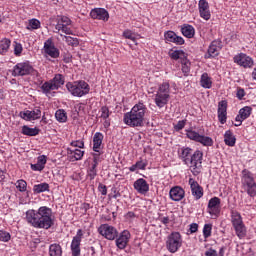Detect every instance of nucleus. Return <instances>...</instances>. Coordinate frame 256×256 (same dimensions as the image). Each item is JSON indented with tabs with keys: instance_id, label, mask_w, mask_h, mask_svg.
Returning <instances> with one entry per match:
<instances>
[{
	"instance_id": "1",
	"label": "nucleus",
	"mask_w": 256,
	"mask_h": 256,
	"mask_svg": "<svg viewBox=\"0 0 256 256\" xmlns=\"http://www.w3.org/2000/svg\"><path fill=\"white\" fill-rule=\"evenodd\" d=\"M26 221L34 229H51L54 225L53 210L47 206L39 209H29L26 212Z\"/></svg>"
},
{
	"instance_id": "2",
	"label": "nucleus",
	"mask_w": 256,
	"mask_h": 256,
	"mask_svg": "<svg viewBox=\"0 0 256 256\" xmlns=\"http://www.w3.org/2000/svg\"><path fill=\"white\" fill-rule=\"evenodd\" d=\"M178 157L184 163L190 167L191 173L195 176L201 173L203 167V152L196 150L193 152V149L189 147H182L178 150Z\"/></svg>"
},
{
	"instance_id": "3",
	"label": "nucleus",
	"mask_w": 256,
	"mask_h": 256,
	"mask_svg": "<svg viewBox=\"0 0 256 256\" xmlns=\"http://www.w3.org/2000/svg\"><path fill=\"white\" fill-rule=\"evenodd\" d=\"M145 115H147V105L138 102L131 108L130 112L124 114L123 123L128 127H143L145 125Z\"/></svg>"
},
{
	"instance_id": "4",
	"label": "nucleus",
	"mask_w": 256,
	"mask_h": 256,
	"mask_svg": "<svg viewBox=\"0 0 256 256\" xmlns=\"http://www.w3.org/2000/svg\"><path fill=\"white\" fill-rule=\"evenodd\" d=\"M169 99H171V85L169 82H163L157 88L154 103L159 109H163L169 103Z\"/></svg>"
},
{
	"instance_id": "5",
	"label": "nucleus",
	"mask_w": 256,
	"mask_h": 256,
	"mask_svg": "<svg viewBox=\"0 0 256 256\" xmlns=\"http://www.w3.org/2000/svg\"><path fill=\"white\" fill-rule=\"evenodd\" d=\"M66 89L73 97H85V95H89L91 86L84 80H77L74 82H67Z\"/></svg>"
},
{
	"instance_id": "6",
	"label": "nucleus",
	"mask_w": 256,
	"mask_h": 256,
	"mask_svg": "<svg viewBox=\"0 0 256 256\" xmlns=\"http://www.w3.org/2000/svg\"><path fill=\"white\" fill-rule=\"evenodd\" d=\"M231 223L238 239H245L247 237V227L243 223L241 213L233 210L231 212Z\"/></svg>"
},
{
	"instance_id": "7",
	"label": "nucleus",
	"mask_w": 256,
	"mask_h": 256,
	"mask_svg": "<svg viewBox=\"0 0 256 256\" xmlns=\"http://www.w3.org/2000/svg\"><path fill=\"white\" fill-rule=\"evenodd\" d=\"M183 247V236L179 232H171L166 238V249L169 253H177Z\"/></svg>"
},
{
	"instance_id": "8",
	"label": "nucleus",
	"mask_w": 256,
	"mask_h": 256,
	"mask_svg": "<svg viewBox=\"0 0 256 256\" xmlns=\"http://www.w3.org/2000/svg\"><path fill=\"white\" fill-rule=\"evenodd\" d=\"M186 137L196 143H201L204 147H213V138L205 135H201L195 130H186Z\"/></svg>"
},
{
	"instance_id": "9",
	"label": "nucleus",
	"mask_w": 256,
	"mask_h": 256,
	"mask_svg": "<svg viewBox=\"0 0 256 256\" xmlns=\"http://www.w3.org/2000/svg\"><path fill=\"white\" fill-rule=\"evenodd\" d=\"M55 29L59 35H74L73 29L71 28V19L67 16H61L58 19Z\"/></svg>"
},
{
	"instance_id": "10",
	"label": "nucleus",
	"mask_w": 256,
	"mask_h": 256,
	"mask_svg": "<svg viewBox=\"0 0 256 256\" xmlns=\"http://www.w3.org/2000/svg\"><path fill=\"white\" fill-rule=\"evenodd\" d=\"M43 53L44 57H51V59H59V55H61L59 48H57L55 42H53V38H48L44 42Z\"/></svg>"
},
{
	"instance_id": "11",
	"label": "nucleus",
	"mask_w": 256,
	"mask_h": 256,
	"mask_svg": "<svg viewBox=\"0 0 256 256\" xmlns=\"http://www.w3.org/2000/svg\"><path fill=\"white\" fill-rule=\"evenodd\" d=\"M33 73V66L29 62L17 63L12 70L13 77H25V75H31Z\"/></svg>"
},
{
	"instance_id": "12",
	"label": "nucleus",
	"mask_w": 256,
	"mask_h": 256,
	"mask_svg": "<svg viewBox=\"0 0 256 256\" xmlns=\"http://www.w3.org/2000/svg\"><path fill=\"white\" fill-rule=\"evenodd\" d=\"M98 233L102 235L105 239H108V241H115L116 237H119V232L117 231V228L109 225V224H102L98 228Z\"/></svg>"
},
{
	"instance_id": "13",
	"label": "nucleus",
	"mask_w": 256,
	"mask_h": 256,
	"mask_svg": "<svg viewBox=\"0 0 256 256\" xmlns=\"http://www.w3.org/2000/svg\"><path fill=\"white\" fill-rule=\"evenodd\" d=\"M82 239H83V230L78 229L76 235L72 239L71 246H70L72 256H81Z\"/></svg>"
},
{
	"instance_id": "14",
	"label": "nucleus",
	"mask_w": 256,
	"mask_h": 256,
	"mask_svg": "<svg viewBox=\"0 0 256 256\" xmlns=\"http://www.w3.org/2000/svg\"><path fill=\"white\" fill-rule=\"evenodd\" d=\"M208 213L211 217H219L221 215V199L219 197H213L208 202Z\"/></svg>"
},
{
	"instance_id": "15",
	"label": "nucleus",
	"mask_w": 256,
	"mask_h": 256,
	"mask_svg": "<svg viewBox=\"0 0 256 256\" xmlns=\"http://www.w3.org/2000/svg\"><path fill=\"white\" fill-rule=\"evenodd\" d=\"M234 63L237 65H240V67H244V69H251L253 67V58L248 56L245 53H240L238 55H235L234 58Z\"/></svg>"
},
{
	"instance_id": "16",
	"label": "nucleus",
	"mask_w": 256,
	"mask_h": 256,
	"mask_svg": "<svg viewBox=\"0 0 256 256\" xmlns=\"http://www.w3.org/2000/svg\"><path fill=\"white\" fill-rule=\"evenodd\" d=\"M191 189L192 196L194 197L195 201H199L201 197H203L204 192H203V187L199 185L198 181H195V179L190 178L188 181Z\"/></svg>"
},
{
	"instance_id": "17",
	"label": "nucleus",
	"mask_w": 256,
	"mask_h": 256,
	"mask_svg": "<svg viewBox=\"0 0 256 256\" xmlns=\"http://www.w3.org/2000/svg\"><path fill=\"white\" fill-rule=\"evenodd\" d=\"M169 197L171 201H183L185 199V189L181 186H174L169 191Z\"/></svg>"
},
{
	"instance_id": "18",
	"label": "nucleus",
	"mask_w": 256,
	"mask_h": 256,
	"mask_svg": "<svg viewBox=\"0 0 256 256\" xmlns=\"http://www.w3.org/2000/svg\"><path fill=\"white\" fill-rule=\"evenodd\" d=\"M164 38L166 43H174L175 45H185V39L181 36H177V33L168 30L164 32Z\"/></svg>"
},
{
	"instance_id": "19",
	"label": "nucleus",
	"mask_w": 256,
	"mask_h": 256,
	"mask_svg": "<svg viewBox=\"0 0 256 256\" xmlns=\"http://www.w3.org/2000/svg\"><path fill=\"white\" fill-rule=\"evenodd\" d=\"M90 17L98 21H109V12L105 8H94L90 12Z\"/></svg>"
},
{
	"instance_id": "20",
	"label": "nucleus",
	"mask_w": 256,
	"mask_h": 256,
	"mask_svg": "<svg viewBox=\"0 0 256 256\" xmlns=\"http://www.w3.org/2000/svg\"><path fill=\"white\" fill-rule=\"evenodd\" d=\"M198 9L202 19L205 21L211 19V11L209 10V2H207V0H199Z\"/></svg>"
},
{
	"instance_id": "21",
	"label": "nucleus",
	"mask_w": 256,
	"mask_h": 256,
	"mask_svg": "<svg viewBox=\"0 0 256 256\" xmlns=\"http://www.w3.org/2000/svg\"><path fill=\"white\" fill-rule=\"evenodd\" d=\"M133 187L140 195H147V193H149V183L143 178L137 179L134 182Z\"/></svg>"
},
{
	"instance_id": "22",
	"label": "nucleus",
	"mask_w": 256,
	"mask_h": 256,
	"mask_svg": "<svg viewBox=\"0 0 256 256\" xmlns=\"http://www.w3.org/2000/svg\"><path fill=\"white\" fill-rule=\"evenodd\" d=\"M129 239H131V232L128 230L122 231L116 239V247H118V249H125L129 243Z\"/></svg>"
},
{
	"instance_id": "23",
	"label": "nucleus",
	"mask_w": 256,
	"mask_h": 256,
	"mask_svg": "<svg viewBox=\"0 0 256 256\" xmlns=\"http://www.w3.org/2000/svg\"><path fill=\"white\" fill-rule=\"evenodd\" d=\"M221 49V40H214L211 42L208 52L205 55V59H211L219 55V50Z\"/></svg>"
},
{
	"instance_id": "24",
	"label": "nucleus",
	"mask_w": 256,
	"mask_h": 256,
	"mask_svg": "<svg viewBox=\"0 0 256 256\" xmlns=\"http://www.w3.org/2000/svg\"><path fill=\"white\" fill-rule=\"evenodd\" d=\"M218 121L221 125L227 123V101H220L218 104Z\"/></svg>"
},
{
	"instance_id": "25",
	"label": "nucleus",
	"mask_w": 256,
	"mask_h": 256,
	"mask_svg": "<svg viewBox=\"0 0 256 256\" xmlns=\"http://www.w3.org/2000/svg\"><path fill=\"white\" fill-rule=\"evenodd\" d=\"M21 118L26 121H35L37 119H41V109L35 108L34 110H27L23 113H20Z\"/></svg>"
},
{
	"instance_id": "26",
	"label": "nucleus",
	"mask_w": 256,
	"mask_h": 256,
	"mask_svg": "<svg viewBox=\"0 0 256 256\" xmlns=\"http://www.w3.org/2000/svg\"><path fill=\"white\" fill-rule=\"evenodd\" d=\"M103 139L105 136L101 132H96L93 136V151L99 153L103 149Z\"/></svg>"
},
{
	"instance_id": "27",
	"label": "nucleus",
	"mask_w": 256,
	"mask_h": 256,
	"mask_svg": "<svg viewBox=\"0 0 256 256\" xmlns=\"http://www.w3.org/2000/svg\"><path fill=\"white\" fill-rule=\"evenodd\" d=\"M45 165H47V156L41 155L37 158V163L31 164L30 168L32 171H43V169H45Z\"/></svg>"
},
{
	"instance_id": "28",
	"label": "nucleus",
	"mask_w": 256,
	"mask_h": 256,
	"mask_svg": "<svg viewBox=\"0 0 256 256\" xmlns=\"http://www.w3.org/2000/svg\"><path fill=\"white\" fill-rule=\"evenodd\" d=\"M241 183H242V186L243 185H249L251 183H255V177L253 176V173H251L247 169H244L242 171Z\"/></svg>"
},
{
	"instance_id": "29",
	"label": "nucleus",
	"mask_w": 256,
	"mask_h": 256,
	"mask_svg": "<svg viewBox=\"0 0 256 256\" xmlns=\"http://www.w3.org/2000/svg\"><path fill=\"white\" fill-rule=\"evenodd\" d=\"M200 85L203 89H211L213 87V80L207 72H204L200 78Z\"/></svg>"
},
{
	"instance_id": "30",
	"label": "nucleus",
	"mask_w": 256,
	"mask_h": 256,
	"mask_svg": "<svg viewBox=\"0 0 256 256\" xmlns=\"http://www.w3.org/2000/svg\"><path fill=\"white\" fill-rule=\"evenodd\" d=\"M42 93L46 96L51 95L52 91H57V88L51 80L44 82L40 87Z\"/></svg>"
},
{
	"instance_id": "31",
	"label": "nucleus",
	"mask_w": 256,
	"mask_h": 256,
	"mask_svg": "<svg viewBox=\"0 0 256 256\" xmlns=\"http://www.w3.org/2000/svg\"><path fill=\"white\" fill-rule=\"evenodd\" d=\"M224 143L228 147H235V143H237V138L233 135L231 130H227L224 134Z\"/></svg>"
},
{
	"instance_id": "32",
	"label": "nucleus",
	"mask_w": 256,
	"mask_h": 256,
	"mask_svg": "<svg viewBox=\"0 0 256 256\" xmlns=\"http://www.w3.org/2000/svg\"><path fill=\"white\" fill-rule=\"evenodd\" d=\"M181 33L187 39H193L195 37V28L189 24H184L181 28Z\"/></svg>"
},
{
	"instance_id": "33",
	"label": "nucleus",
	"mask_w": 256,
	"mask_h": 256,
	"mask_svg": "<svg viewBox=\"0 0 256 256\" xmlns=\"http://www.w3.org/2000/svg\"><path fill=\"white\" fill-rule=\"evenodd\" d=\"M50 81L58 91L59 89H61V87H63V85H65V76H63V74H55L53 79H51Z\"/></svg>"
},
{
	"instance_id": "34",
	"label": "nucleus",
	"mask_w": 256,
	"mask_h": 256,
	"mask_svg": "<svg viewBox=\"0 0 256 256\" xmlns=\"http://www.w3.org/2000/svg\"><path fill=\"white\" fill-rule=\"evenodd\" d=\"M49 256H63V247H61V244H50Z\"/></svg>"
},
{
	"instance_id": "35",
	"label": "nucleus",
	"mask_w": 256,
	"mask_h": 256,
	"mask_svg": "<svg viewBox=\"0 0 256 256\" xmlns=\"http://www.w3.org/2000/svg\"><path fill=\"white\" fill-rule=\"evenodd\" d=\"M9 47H11V40L9 38L0 40V55H7L9 53Z\"/></svg>"
},
{
	"instance_id": "36",
	"label": "nucleus",
	"mask_w": 256,
	"mask_h": 256,
	"mask_svg": "<svg viewBox=\"0 0 256 256\" xmlns=\"http://www.w3.org/2000/svg\"><path fill=\"white\" fill-rule=\"evenodd\" d=\"M137 169L140 171H145V169H147V161H143V160L137 161L134 165H132L129 168V171L131 173H135V171H137Z\"/></svg>"
},
{
	"instance_id": "37",
	"label": "nucleus",
	"mask_w": 256,
	"mask_h": 256,
	"mask_svg": "<svg viewBox=\"0 0 256 256\" xmlns=\"http://www.w3.org/2000/svg\"><path fill=\"white\" fill-rule=\"evenodd\" d=\"M171 59H174V61H177L181 59V61H185L187 59V54L183 50H174L170 53Z\"/></svg>"
},
{
	"instance_id": "38",
	"label": "nucleus",
	"mask_w": 256,
	"mask_h": 256,
	"mask_svg": "<svg viewBox=\"0 0 256 256\" xmlns=\"http://www.w3.org/2000/svg\"><path fill=\"white\" fill-rule=\"evenodd\" d=\"M60 36L62 37V41H65V43H67V45L70 47H79V39L63 34H60Z\"/></svg>"
},
{
	"instance_id": "39",
	"label": "nucleus",
	"mask_w": 256,
	"mask_h": 256,
	"mask_svg": "<svg viewBox=\"0 0 256 256\" xmlns=\"http://www.w3.org/2000/svg\"><path fill=\"white\" fill-rule=\"evenodd\" d=\"M246 193L249 195V197H255L256 196V182H252L250 184H244L242 185Z\"/></svg>"
},
{
	"instance_id": "40",
	"label": "nucleus",
	"mask_w": 256,
	"mask_h": 256,
	"mask_svg": "<svg viewBox=\"0 0 256 256\" xmlns=\"http://www.w3.org/2000/svg\"><path fill=\"white\" fill-rule=\"evenodd\" d=\"M45 191H49V184L47 182L35 184L33 186V192L36 194L45 193Z\"/></svg>"
},
{
	"instance_id": "41",
	"label": "nucleus",
	"mask_w": 256,
	"mask_h": 256,
	"mask_svg": "<svg viewBox=\"0 0 256 256\" xmlns=\"http://www.w3.org/2000/svg\"><path fill=\"white\" fill-rule=\"evenodd\" d=\"M39 131L40 130L38 128H31L29 126L22 127V134L27 135L28 137H36Z\"/></svg>"
},
{
	"instance_id": "42",
	"label": "nucleus",
	"mask_w": 256,
	"mask_h": 256,
	"mask_svg": "<svg viewBox=\"0 0 256 256\" xmlns=\"http://www.w3.org/2000/svg\"><path fill=\"white\" fill-rule=\"evenodd\" d=\"M26 29L28 31H35L37 29H41V21L35 18L30 19L28 25L26 26Z\"/></svg>"
},
{
	"instance_id": "43",
	"label": "nucleus",
	"mask_w": 256,
	"mask_h": 256,
	"mask_svg": "<svg viewBox=\"0 0 256 256\" xmlns=\"http://www.w3.org/2000/svg\"><path fill=\"white\" fill-rule=\"evenodd\" d=\"M182 65V73L184 74V77H189V73H191V62L186 58L181 61Z\"/></svg>"
},
{
	"instance_id": "44",
	"label": "nucleus",
	"mask_w": 256,
	"mask_h": 256,
	"mask_svg": "<svg viewBox=\"0 0 256 256\" xmlns=\"http://www.w3.org/2000/svg\"><path fill=\"white\" fill-rule=\"evenodd\" d=\"M56 121L59 123H66L67 122V112L63 109H59L55 113Z\"/></svg>"
},
{
	"instance_id": "45",
	"label": "nucleus",
	"mask_w": 256,
	"mask_h": 256,
	"mask_svg": "<svg viewBox=\"0 0 256 256\" xmlns=\"http://www.w3.org/2000/svg\"><path fill=\"white\" fill-rule=\"evenodd\" d=\"M252 111L253 108H251V106H245L239 110V114L241 118L245 121V119H249V117H251Z\"/></svg>"
},
{
	"instance_id": "46",
	"label": "nucleus",
	"mask_w": 256,
	"mask_h": 256,
	"mask_svg": "<svg viewBox=\"0 0 256 256\" xmlns=\"http://www.w3.org/2000/svg\"><path fill=\"white\" fill-rule=\"evenodd\" d=\"M69 155L74 158V161H81L83 155H85V151L79 149L69 150Z\"/></svg>"
},
{
	"instance_id": "47",
	"label": "nucleus",
	"mask_w": 256,
	"mask_h": 256,
	"mask_svg": "<svg viewBox=\"0 0 256 256\" xmlns=\"http://www.w3.org/2000/svg\"><path fill=\"white\" fill-rule=\"evenodd\" d=\"M0 241L2 243H9L11 241V233L6 230H0Z\"/></svg>"
},
{
	"instance_id": "48",
	"label": "nucleus",
	"mask_w": 256,
	"mask_h": 256,
	"mask_svg": "<svg viewBox=\"0 0 256 256\" xmlns=\"http://www.w3.org/2000/svg\"><path fill=\"white\" fill-rule=\"evenodd\" d=\"M16 188L20 193H25L27 191V182L23 179H20L16 182Z\"/></svg>"
},
{
	"instance_id": "49",
	"label": "nucleus",
	"mask_w": 256,
	"mask_h": 256,
	"mask_svg": "<svg viewBox=\"0 0 256 256\" xmlns=\"http://www.w3.org/2000/svg\"><path fill=\"white\" fill-rule=\"evenodd\" d=\"M123 37H125V39H130V41H133V43L137 45V37H135V33H133V31L125 30L123 32Z\"/></svg>"
},
{
	"instance_id": "50",
	"label": "nucleus",
	"mask_w": 256,
	"mask_h": 256,
	"mask_svg": "<svg viewBox=\"0 0 256 256\" xmlns=\"http://www.w3.org/2000/svg\"><path fill=\"white\" fill-rule=\"evenodd\" d=\"M211 231H213V225L205 224L203 227V237L204 239H209L211 237Z\"/></svg>"
},
{
	"instance_id": "51",
	"label": "nucleus",
	"mask_w": 256,
	"mask_h": 256,
	"mask_svg": "<svg viewBox=\"0 0 256 256\" xmlns=\"http://www.w3.org/2000/svg\"><path fill=\"white\" fill-rule=\"evenodd\" d=\"M87 176L89 177L90 181H93V179L97 177V166L91 165L88 168Z\"/></svg>"
},
{
	"instance_id": "52",
	"label": "nucleus",
	"mask_w": 256,
	"mask_h": 256,
	"mask_svg": "<svg viewBox=\"0 0 256 256\" xmlns=\"http://www.w3.org/2000/svg\"><path fill=\"white\" fill-rule=\"evenodd\" d=\"M100 117L101 119H108V117H111V112L109 111V107L102 106L100 109Z\"/></svg>"
},
{
	"instance_id": "53",
	"label": "nucleus",
	"mask_w": 256,
	"mask_h": 256,
	"mask_svg": "<svg viewBox=\"0 0 256 256\" xmlns=\"http://www.w3.org/2000/svg\"><path fill=\"white\" fill-rule=\"evenodd\" d=\"M21 53H23V45H21V43H15L14 55H16V57H19L21 56Z\"/></svg>"
},
{
	"instance_id": "54",
	"label": "nucleus",
	"mask_w": 256,
	"mask_h": 256,
	"mask_svg": "<svg viewBox=\"0 0 256 256\" xmlns=\"http://www.w3.org/2000/svg\"><path fill=\"white\" fill-rule=\"evenodd\" d=\"M185 120H180L177 122V124L174 125V130L175 131H181L183 129H185Z\"/></svg>"
},
{
	"instance_id": "55",
	"label": "nucleus",
	"mask_w": 256,
	"mask_h": 256,
	"mask_svg": "<svg viewBox=\"0 0 256 256\" xmlns=\"http://www.w3.org/2000/svg\"><path fill=\"white\" fill-rule=\"evenodd\" d=\"M245 95H247V93H245V89L237 88L236 97L239 101H243V97H245Z\"/></svg>"
},
{
	"instance_id": "56",
	"label": "nucleus",
	"mask_w": 256,
	"mask_h": 256,
	"mask_svg": "<svg viewBox=\"0 0 256 256\" xmlns=\"http://www.w3.org/2000/svg\"><path fill=\"white\" fill-rule=\"evenodd\" d=\"M72 147H78V149H83L85 147V142L83 140H76L71 142Z\"/></svg>"
},
{
	"instance_id": "57",
	"label": "nucleus",
	"mask_w": 256,
	"mask_h": 256,
	"mask_svg": "<svg viewBox=\"0 0 256 256\" xmlns=\"http://www.w3.org/2000/svg\"><path fill=\"white\" fill-rule=\"evenodd\" d=\"M235 121H236V123H238V124H234V126H235V127H241V125H243V122H244L245 120H243V118L241 117V114L238 113V115H237L236 118H235Z\"/></svg>"
},
{
	"instance_id": "58",
	"label": "nucleus",
	"mask_w": 256,
	"mask_h": 256,
	"mask_svg": "<svg viewBox=\"0 0 256 256\" xmlns=\"http://www.w3.org/2000/svg\"><path fill=\"white\" fill-rule=\"evenodd\" d=\"M98 191L101 193V195H107V186L100 183L98 186Z\"/></svg>"
},
{
	"instance_id": "59",
	"label": "nucleus",
	"mask_w": 256,
	"mask_h": 256,
	"mask_svg": "<svg viewBox=\"0 0 256 256\" xmlns=\"http://www.w3.org/2000/svg\"><path fill=\"white\" fill-rule=\"evenodd\" d=\"M205 256H219L217 254V250L213 249V248H209L206 252H205Z\"/></svg>"
},
{
	"instance_id": "60",
	"label": "nucleus",
	"mask_w": 256,
	"mask_h": 256,
	"mask_svg": "<svg viewBox=\"0 0 256 256\" xmlns=\"http://www.w3.org/2000/svg\"><path fill=\"white\" fill-rule=\"evenodd\" d=\"M199 231V224L192 223L190 224V233H197Z\"/></svg>"
},
{
	"instance_id": "61",
	"label": "nucleus",
	"mask_w": 256,
	"mask_h": 256,
	"mask_svg": "<svg viewBox=\"0 0 256 256\" xmlns=\"http://www.w3.org/2000/svg\"><path fill=\"white\" fill-rule=\"evenodd\" d=\"M159 221L163 223V225H169V216H160Z\"/></svg>"
},
{
	"instance_id": "62",
	"label": "nucleus",
	"mask_w": 256,
	"mask_h": 256,
	"mask_svg": "<svg viewBox=\"0 0 256 256\" xmlns=\"http://www.w3.org/2000/svg\"><path fill=\"white\" fill-rule=\"evenodd\" d=\"M103 126L105 129H109V127H111V120L108 118L104 119Z\"/></svg>"
},
{
	"instance_id": "63",
	"label": "nucleus",
	"mask_w": 256,
	"mask_h": 256,
	"mask_svg": "<svg viewBox=\"0 0 256 256\" xmlns=\"http://www.w3.org/2000/svg\"><path fill=\"white\" fill-rule=\"evenodd\" d=\"M136 215L134 214V212L132 211H129L127 214H126V219H135Z\"/></svg>"
},
{
	"instance_id": "64",
	"label": "nucleus",
	"mask_w": 256,
	"mask_h": 256,
	"mask_svg": "<svg viewBox=\"0 0 256 256\" xmlns=\"http://www.w3.org/2000/svg\"><path fill=\"white\" fill-rule=\"evenodd\" d=\"M101 150L99 152L96 153H92L93 159H101Z\"/></svg>"
}]
</instances>
